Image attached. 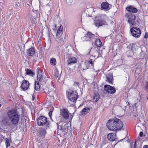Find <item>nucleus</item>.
Masks as SVG:
<instances>
[{"label":"nucleus","mask_w":148,"mask_h":148,"mask_svg":"<svg viewBox=\"0 0 148 148\" xmlns=\"http://www.w3.org/2000/svg\"><path fill=\"white\" fill-rule=\"evenodd\" d=\"M38 73V74H37V80L40 82L43 80V74L41 72H40V73Z\"/></svg>","instance_id":"obj_25"},{"label":"nucleus","mask_w":148,"mask_h":148,"mask_svg":"<svg viewBox=\"0 0 148 148\" xmlns=\"http://www.w3.org/2000/svg\"><path fill=\"white\" fill-rule=\"evenodd\" d=\"M31 18H32V23L34 24L36 20V18L37 17L36 14L33 11L31 12Z\"/></svg>","instance_id":"obj_21"},{"label":"nucleus","mask_w":148,"mask_h":148,"mask_svg":"<svg viewBox=\"0 0 148 148\" xmlns=\"http://www.w3.org/2000/svg\"><path fill=\"white\" fill-rule=\"evenodd\" d=\"M79 83L78 82H75L73 85V88L77 89L79 88Z\"/></svg>","instance_id":"obj_32"},{"label":"nucleus","mask_w":148,"mask_h":148,"mask_svg":"<svg viewBox=\"0 0 148 148\" xmlns=\"http://www.w3.org/2000/svg\"><path fill=\"white\" fill-rule=\"evenodd\" d=\"M107 18L106 19H107L108 20V18Z\"/></svg>","instance_id":"obj_53"},{"label":"nucleus","mask_w":148,"mask_h":148,"mask_svg":"<svg viewBox=\"0 0 148 148\" xmlns=\"http://www.w3.org/2000/svg\"><path fill=\"white\" fill-rule=\"evenodd\" d=\"M34 88L36 91H38L40 88L39 83L38 82H36L35 84Z\"/></svg>","instance_id":"obj_31"},{"label":"nucleus","mask_w":148,"mask_h":148,"mask_svg":"<svg viewBox=\"0 0 148 148\" xmlns=\"http://www.w3.org/2000/svg\"><path fill=\"white\" fill-rule=\"evenodd\" d=\"M143 134V132H140L139 133V136L140 137H142Z\"/></svg>","instance_id":"obj_42"},{"label":"nucleus","mask_w":148,"mask_h":148,"mask_svg":"<svg viewBox=\"0 0 148 148\" xmlns=\"http://www.w3.org/2000/svg\"><path fill=\"white\" fill-rule=\"evenodd\" d=\"M92 48L89 52L95 58H97L101 55L102 53V51L99 50L97 47H95L94 49L92 50Z\"/></svg>","instance_id":"obj_7"},{"label":"nucleus","mask_w":148,"mask_h":148,"mask_svg":"<svg viewBox=\"0 0 148 148\" xmlns=\"http://www.w3.org/2000/svg\"><path fill=\"white\" fill-rule=\"evenodd\" d=\"M34 98H35V97H34V96L33 95L32 96V100L33 101H34Z\"/></svg>","instance_id":"obj_47"},{"label":"nucleus","mask_w":148,"mask_h":148,"mask_svg":"<svg viewBox=\"0 0 148 148\" xmlns=\"http://www.w3.org/2000/svg\"><path fill=\"white\" fill-rule=\"evenodd\" d=\"M143 148H148V145H144L143 146Z\"/></svg>","instance_id":"obj_46"},{"label":"nucleus","mask_w":148,"mask_h":148,"mask_svg":"<svg viewBox=\"0 0 148 148\" xmlns=\"http://www.w3.org/2000/svg\"><path fill=\"white\" fill-rule=\"evenodd\" d=\"M7 114L12 125L15 126H17L20 117L17 110L14 109L9 110L7 112Z\"/></svg>","instance_id":"obj_2"},{"label":"nucleus","mask_w":148,"mask_h":148,"mask_svg":"<svg viewBox=\"0 0 148 148\" xmlns=\"http://www.w3.org/2000/svg\"><path fill=\"white\" fill-rule=\"evenodd\" d=\"M50 64L52 65H55L56 63V59L55 58H51L50 60Z\"/></svg>","instance_id":"obj_30"},{"label":"nucleus","mask_w":148,"mask_h":148,"mask_svg":"<svg viewBox=\"0 0 148 148\" xmlns=\"http://www.w3.org/2000/svg\"><path fill=\"white\" fill-rule=\"evenodd\" d=\"M126 55L128 56H131L133 54V51L131 50L130 49V50H129L128 51H127L126 52Z\"/></svg>","instance_id":"obj_34"},{"label":"nucleus","mask_w":148,"mask_h":148,"mask_svg":"<svg viewBox=\"0 0 148 148\" xmlns=\"http://www.w3.org/2000/svg\"><path fill=\"white\" fill-rule=\"evenodd\" d=\"M140 70L139 68H136V69L135 72L136 73H137V74L139 73H140Z\"/></svg>","instance_id":"obj_37"},{"label":"nucleus","mask_w":148,"mask_h":148,"mask_svg":"<svg viewBox=\"0 0 148 148\" xmlns=\"http://www.w3.org/2000/svg\"><path fill=\"white\" fill-rule=\"evenodd\" d=\"M106 81H108L109 83L112 84L113 83L112 76L111 75H108L106 77Z\"/></svg>","instance_id":"obj_23"},{"label":"nucleus","mask_w":148,"mask_h":148,"mask_svg":"<svg viewBox=\"0 0 148 148\" xmlns=\"http://www.w3.org/2000/svg\"><path fill=\"white\" fill-rule=\"evenodd\" d=\"M114 136V135L113 133L109 134L107 135V138L108 140L111 141H113L115 140V139Z\"/></svg>","instance_id":"obj_20"},{"label":"nucleus","mask_w":148,"mask_h":148,"mask_svg":"<svg viewBox=\"0 0 148 148\" xmlns=\"http://www.w3.org/2000/svg\"><path fill=\"white\" fill-rule=\"evenodd\" d=\"M67 2L71 4L73 2V0H66Z\"/></svg>","instance_id":"obj_40"},{"label":"nucleus","mask_w":148,"mask_h":148,"mask_svg":"<svg viewBox=\"0 0 148 148\" xmlns=\"http://www.w3.org/2000/svg\"><path fill=\"white\" fill-rule=\"evenodd\" d=\"M25 70L26 71V73L27 75H29L30 76H33L34 74L32 71L29 69H27L26 70Z\"/></svg>","instance_id":"obj_33"},{"label":"nucleus","mask_w":148,"mask_h":148,"mask_svg":"<svg viewBox=\"0 0 148 148\" xmlns=\"http://www.w3.org/2000/svg\"><path fill=\"white\" fill-rule=\"evenodd\" d=\"M125 17L128 18V22L130 25H134L136 24V16L133 14L130 13H126L125 15Z\"/></svg>","instance_id":"obj_6"},{"label":"nucleus","mask_w":148,"mask_h":148,"mask_svg":"<svg viewBox=\"0 0 148 148\" xmlns=\"http://www.w3.org/2000/svg\"><path fill=\"white\" fill-rule=\"evenodd\" d=\"M66 130V129H64L63 127L61 125L58 126V133L63 132L65 131Z\"/></svg>","instance_id":"obj_29"},{"label":"nucleus","mask_w":148,"mask_h":148,"mask_svg":"<svg viewBox=\"0 0 148 148\" xmlns=\"http://www.w3.org/2000/svg\"><path fill=\"white\" fill-rule=\"evenodd\" d=\"M40 69L39 68H37V74H38V73H40Z\"/></svg>","instance_id":"obj_43"},{"label":"nucleus","mask_w":148,"mask_h":148,"mask_svg":"<svg viewBox=\"0 0 148 148\" xmlns=\"http://www.w3.org/2000/svg\"><path fill=\"white\" fill-rule=\"evenodd\" d=\"M77 61V59L76 58L71 56L68 58L66 61V64L68 66H71L73 64L76 63Z\"/></svg>","instance_id":"obj_12"},{"label":"nucleus","mask_w":148,"mask_h":148,"mask_svg":"<svg viewBox=\"0 0 148 148\" xmlns=\"http://www.w3.org/2000/svg\"><path fill=\"white\" fill-rule=\"evenodd\" d=\"M52 111H49V117H50V118L51 119V115H52Z\"/></svg>","instance_id":"obj_39"},{"label":"nucleus","mask_w":148,"mask_h":148,"mask_svg":"<svg viewBox=\"0 0 148 148\" xmlns=\"http://www.w3.org/2000/svg\"><path fill=\"white\" fill-rule=\"evenodd\" d=\"M100 96L98 92L96 91L94 92L93 99L94 101L96 102L98 101L99 99Z\"/></svg>","instance_id":"obj_18"},{"label":"nucleus","mask_w":148,"mask_h":148,"mask_svg":"<svg viewBox=\"0 0 148 148\" xmlns=\"http://www.w3.org/2000/svg\"><path fill=\"white\" fill-rule=\"evenodd\" d=\"M6 148H8V147H9L10 145V143L9 140L7 138H6L5 142Z\"/></svg>","instance_id":"obj_35"},{"label":"nucleus","mask_w":148,"mask_h":148,"mask_svg":"<svg viewBox=\"0 0 148 148\" xmlns=\"http://www.w3.org/2000/svg\"><path fill=\"white\" fill-rule=\"evenodd\" d=\"M95 38V36L93 34L90 32H88L85 36L82 38V40L83 41L91 40L92 43V44L93 42L92 40Z\"/></svg>","instance_id":"obj_8"},{"label":"nucleus","mask_w":148,"mask_h":148,"mask_svg":"<svg viewBox=\"0 0 148 148\" xmlns=\"http://www.w3.org/2000/svg\"><path fill=\"white\" fill-rule=\"evenodd\" d=\"M1 104H0V108L1 107Z\"/></svg>","instance_id":"obj_52"},{"label":"nucleus","mask_w":148,"mask_h":148,"mask_svg":"<svg viewBox=\"0 0 148 148\" xmlns=\"http://www.w3.org/2000/svg\"><path fill=\"white\" fill-rule=\"evenodd\" d=\"M128 47L129 49L133 51L136 50L138 48L136 45L133 43L130 44Z\"/></svg>","instance_id":"obj_17"},{"label":"nucleus","mask_w":148,"mask_h":148,"mask_svg":"<svg viewBox=\"0 0 148 148\" xmlns=\"http://www.w3.org/2000/svg\"><path fill=\"white\" fill-rule=\"evenodd\" d=\"M50 92V91L49 90H48V91H45V92L47 94V95L48 96L49 94V92Z\"/></svg>","instance_id":"obj_45"},{"label":"nucleus","mask_w":148,"mask_h":148,"mask_svg":"<svg viewBox=\"0 0 148 148\" xmlns=\"http://www.w3.org/2000/svg\"><path fill=\"white\" fill-rule=\"evenodd\" d=\"M104 88L107 92L110 94H114L116 92L115 88L108 85H105L104 86Z\"/></svg>","instance_id":"obj_11"},{"label":"nucleus","mask_w":148,"mask_h":148,"mask_svg":"<svg viewBox=\"0 0 148 148\" xmlns=\"http://www.w3.org/2000/svg\"><path fill=\"white\" fill-rule=\"evenodd\" d=\"M90 111V108L88 107H86L83 109L82 111V114H86L88 113Z\"/></svg>","instance_id":"obj_24"},{"label":"nucleus","mask_w":148,"mask_h":148,"mask_svg":"<svg viewBox=\"0 0 148 148\" xmlns=\"http://www.w3.org/2000/svg\"><path fill=\"white\" fill-rule=\"evenodd\" d=\"M2 123L3 124L7 126L10 125L9 123V120L6 117H4L2 120Z\"/></svg>","instance_id":"obj_19"},{"label":"nucleus","mask_w":148,"mask_h":148,"mask_svg":"<svg viewBox=\"0 0 148 148\" xmlns=\"http://www.w3.org/2000/svg\"><path fill=\"white\" fill-rule=\"evenodd\" d=\"M67 96L69 99L67 105L69 106L75 105V102L77 98L78 94L75 90L73 91L70 90L67 93Z\"/></svg>","instance_id":"obj_3"},{"label":"nucleus","mask_w":148,"mask_h":148,"mask_svg":"<svg viewBox=\"0 0 148 148\" xmlns=\"http://www.w3.org/2000/svg\"><path fill=\"white\" fill-rule=\"evenodd\" d=\"M95 43L96 45L98 47H101L102 44V43L101 40L99 39H96L95 41Z\"/></svg>","instance_id":"obj_26"},{"label":"nucleus","mask_w":148,"mask_h":148,"mask_svg":"<svg viewBox=\"0 0 148 148\" xmlns=\"http://www.w3.org/2000/svg\"><path fill=\"white\" fill-rule=\"evenodd\" d=\"M128 104H129V105L130 104L128 102Z\"/></svg>","instance_id":"obj_54"},{"label":"nucleus","mask_w":148,"mask_h":148,"mask_svg":"<svg viewBox=\"0 0 148 148\" xmlns=\"http://www.w3.org/2000/svg\"><path fill=\"white\" fill-rule=\"evenodd\" d=\"M107 128L110 130L117 131L121 129L123 124L122 121L118 119H110L106 123Z\"/></svg>","instance_id":"obj_1"},{"label":"nucleus","mask_w":148,"mask_h":148,"mask_svg":"<svg viewBox=\"0 0 148 148\" xmlns=\"http://www.w3.org/2000/svg\"><path fill=\"white\" fill-rule=\"evenodd\" d=\"M130 31L132 36L138 38L141 34L140 29L137 27H133L130 29Z\"/></svg>","instance_id":"obj_10"},{"label":"nucleus","mask_w":148,"mask_h":148,"mask_svg":"<svg viewBox=\"0 0 148 148\" xmlns=\"http://www.w3.org/2000/svg\"><path fill=\"white\" fill-rule=\"evenodd\" d=\"M107 18V16H105L104 18L96 21L95 23V26L97 27H99L103 25H107L108 20H106Z\"/></svg>","instance_id":"obj_9"},{"label":"nucleus","mask_w":148,"mask_h":148,"mask_svg":"<svg viewBox=\"0 0 148 148\" xmlns=\"http://www.w3.org/2000/svg\"><path fill=\"white\" fill-rule=\"evenodd\" d=\"M55 76L58 78V79H59L60 78L61 73H59V71L57 69H56L55 70Z\"/></svg>","instance_id":"obj_27"},{"label":"nucleus","mask_w":148,"mask_h":148,"mask_svg":"<svg viewBox=\"0 0 148 148\" xmlns=\"http://www.w3.org/2000/svg\"><path fill=\"white\" fill-rule=\"evenodd\" d=\"M143 52H141L140 54H141V55H142V54H143Z\"/></svg>","instance_id":"obj_49"},{"label":"nucleus","mask_w":148,"mask_h":148,"mask_svg":"<svg viewBox=\"0 0 148 148\" xmlns=\"http://www.w3.org/2000/svg\"><path fill=\"white\" fill-rule=\"evenodd\" d=\"M45 144V143H43L42 144V147H43V148H47V145H45L44 146V147H43V145H44Z\"/></svg>","instance_id":"obj_41"},{"label":"nucleus","mask_w":148,"mask_h":148,"mask_svg":"<svg viewBox=\"0 0 148 148\" xmlns=\"http://www.w3.org/2000/svg\"><path fill=\"white\" fill-rule=\"evenodd\" d=\"M136 141H135V143H134V148H135V147H136Z\"/></svg>","instance_id":"obj_48"},{"label":"nucleus","mask_w":148,"mask_h":148,"mask_svg":"<svg viewBox=\"0 0 148 148\" xmlns=\"http://www.w3.org/2000/svg\"><path fill=\"white\" fill-rule=\"evenodd\" d=\"M62 29L63 27L60 25L58 29L56 34V40L59 42H61L63 40V37L62 36L63 33Z\"/></svg>","instance_id":"obj_5"},{"label":"nucleus","mask_w":148,"mask_h":148,"mask_svg":"<svg viewBox=\"0 0 148 148\" xmlns=\"http://www.w3.org/2000/svg\"><path fill=\"white\" fill-rule=\"evenodd\" d=\"M101 8L104 9H107L109 7V4L107 2H103L101 4Z\"/></svg>","instance_id":"obj_22"},{"label":"nucleus","mask_w":148,"mask_h":148,"mask_svg":"<svg viewBox=\"0 0 148 148\" xmlns=\"http://www.w3.org/2000/svg\"><path fill=\"white\" fill-rule=\"evenodd\" d=\"M29 83L26 80H24L21 85V87L23 90L25 91L28 89Z\"/></svg>","instance_id":"obj_14"},{"label":"nucleus","mask_w":148,"mask_h":148,"mask_svg":"<svg viewBox=\"0 0 148 148\" xmlns=\"http://www.w3.org/2000/svg\"><path fill=\"white\" fill-rule=\"evenodd\" d=\"M89 63L90 64H91V65L92 66H93V62H92V59H90V60L89 61Z\"/></svg>","instance_id":"obj_38"},{"label":"nucleus","mask_w":148,"mask_h":148,"mask_svg":"<svg viewBox=\"0 0 148 148\" xmlns=\"http://www.w3.org/2000/svg\"><path fill=\"white\" fill-rule=\"evenodd\" d=\"M126 9L127 11L133 13H136L138 11V10L136 8L132 6L127 7Z\"/></svg>","instance_id":"obj_15"},{"label":"nucleus","mask_w":148,"mask_h":148,"mask_svg":"<svg viewBox=\"0 0 148 148\" xmlns=\"http://www.w3.org/2000/svg\"><path fill=\"white\" fill-rule=\"evenodd\" d=\"M37 123L39 126H42L45 125L46 129L49 128L50 127L49 122L47 121V118L44 116L39 117L37 120Z\"/></svg>","instance_id":"obj_4"},{"label":"nucleus","mask_w":148,"mask_h":148,"mask_svg":"<svg viewBox=\"0 0 148 148\" xmlns=\"http://www.w3.org/2000/svg\"><path fill=\"white\" fill-rule=\"evenodd\" d=\"M62 117L66 120L68 119L69 117V113L68 110L66 109H63L61 111Z\"/></svg>","instance_id":"obj_13"},{"label":"nucleus","mask_w":148,"mask_h":148,"mask_svg":"<svg viewBox=\"0 0 148 148\" xmlns=\"http://www.w3.org/2000/svg\"><path fill=\"white\" fill-rule=\"evenodd\" d=\"M39 133L40 135L43 136L46 134V132L45 129L41 128L39 130Z\"/></svg>","instance_id":"obj_28"},{"label":"nucleus","mask_w":148,"mask_h":148,"mask_svg":"<svg viewBox=\"0 0 148 148\" xmlns=\"http://www.w3.org/2000/svg\"><path fill=\"white\" fill-rule=\"evenodd\" d=\"M27 54L29 56H32L35 53V50L33 47H32L29 48L27 51Z\"/></svg>","instance_id":"obj_16"},{"label":"nucleus","mask_w":148,"mask_h":148,"mask_svg":"<svg viewBox=\"0 0 148 148\" xmlns=\"http://www.w3.org/2000/svg\"><path fill=\"white\" fill-rule=\"evenodd\" d=\"M145 57V56L142 57V58H144Z\"/></svg>","instance_id":"obj_50"},{"label":"nucleus","mask_w":148,"mask_h":148,"mask_svg":"<svg viewBox=\"0 0 148 148\" xmlns=\"http://www.w3.org/2000/svg\"><path fill=\"white\" fill-rule=\"evenodd\" d=\"M49 94L48 95V96L50 97H53V94L54 93V92L53 91H50L49 92Z\"/></svg>","instance_id":"obj_36"},{"label":"nucleus","mask_w":148,"mask_h":148,"mask_svg":"<svg viewBox=\"0 0 148 148\" xmlns=\"http://www.w3.org/2000/svg\"><path fill=\"white\" fill-rule=\"evenodd\" d=\"M147 99H148V96H147Z\"/></svg>","instance_id":"obj_51"},{"label":"nucleus","mask_w":148,"mask_h":148,"mask_svg":"<svg viewBox=\"0 0 148 148\" xmlns=\"http://www.w3.org/2000/svg\"><path fill=\"white\" fill-rule=\"evenodd\" d=\"M144 37L145 38H148V34H145V36H144Z\"/></svg>","instance_id":"obj_44"}]
</instances>
